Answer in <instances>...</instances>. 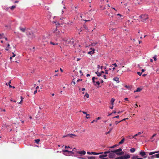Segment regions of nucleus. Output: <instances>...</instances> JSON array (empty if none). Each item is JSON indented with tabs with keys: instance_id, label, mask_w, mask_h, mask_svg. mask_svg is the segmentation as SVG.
Segmentation results:
<instances>
[{
	"instance_id": "nucleus-4",
	"label": "nucleus",
	"mask_w": 159,
	"mask_h": 159,
	"mask_svg": "<svg viewBox=\"0 0 159 159\" xmlns=\"http://www.w3.org/2000/svg\"><path fill=\"white\" fill-rule=\"evenodd\" d=\"M159 152V151H155V152H149V155H152V156L150 157H148V159H153V158H156L155 154L153 155H152L153 154L155 153H158Z\"/></svg>"
},
{
	"instance_id": "nucleus-20",
	"label": "nucleus",
	"mask_w": 159,
	"mask_h": 159,
	"mask_svg": "<svg viewBox=\"0 0 159 159\" xmlns=\"http://www.w3.org/2000/svg\"><path fill=\"white\" fill-rule=\"evenodd\" d=\"M54 33L57 36H58V35H59V34L60 33V32L58 30H56L54 32Z\"/></svg>"
},
{
	"instance_id": "nucleus-19",
	"label": "nucleus",
	"mask_w": 159,
	"mask_h": 159,
	"mask_svg": "<svg viewBox=\"0 0 159 159\" xmlns=\"http://www.w3.org/2000/svg\"><path fill=\"white\" fill-rule=\"evenodd\" d=\"M125 140V139L124 138H123L121 140V141L119 143V144H122L124 142Z\"/></svg>"
},
{
	"instance_id": "nucleus-13",
	"label": "nucleus",
	"mask_w": 159,
	"mask_h": 159,
	"mask_svg": "<svg viewBox=\"0 0 159 159\" xmlns=\"http://www.w3.org/2000/svg\"><path fill=\"white\" fill-rule=\"evenodd\" d=\"M103 152H91V153L93 155H99L100 154H102V153H103Z\"/></svg>"
},
{
	"instance_id": "nucleus-51",
	"label": "nucleus",
	"mask_w": 159,
	"mask_h": 159,
	"mask_svg": "<svg viewBox=\"0 0 159 159\" xmlns=\"http://www.w3.org/2000/svg\"><path fill=\"white\" fill-rule=\"evenodd\" d=\"M132 136H129L128 137V138L129 139H132L133 138H132Z\"/></svg>"
},
{
	"instance_id": "nucleus-27",
	"label": "nucleus",
	"mask_w": 159,
	"mask_h": 159,
	"mask_svg": "<svg viewBox=\"0 0 159 159\" xmlns=\"http://www.w3.org/2000/svg\"><path fill=\"white\" fill-rule=\"evenodd\" d=\"M40 141V140L39 139H37L35 140V142L37 144H39Z\"/></svg>"
},
{
	"instance_id": "nucleus-55",
	"label": "nucleus",
	"mask_w": 159,
	"mask_h": 159,
	"mask_svg": "<svg viewBox=\"0 0 159 159\" xmlns=\"http://www.w3.org/2000/svg\"><path fill=\"white\" fill-rule=\"evenodd\" d=\"M110 108L111 109H112L113 108V105H112V106H111L110 107Z\"/></svg>"
},
{
	"instance_id": "nucleus-40",
	"label": "nucleus",
	"mask_w": 159,
	"mask_h": 159,
	"mask_svg": "<svg viewBox=\"0 0 159 159\" xmlns=\"http://www.w3.org/2000/svg\"><path fill=\"white\" fill-rule=\"evenodd\" d=\"M137 74L138 75H139L140 76L142 74V72H137Z\"/></svg>"
},
{
	"instance_id": "nucleus-9",
	"label": "nucleus",
	"mask_w": 159,
	"mask_h": 159,
	"mask_svg": "<svg viewBox=\"0 0 159 159\" xmlns=\"http://www.w3.org/2000/svg\"><path fill=\"white\" fill-rule=\"evenodd\" d=\"M122 149L121 148H120L117 149H116L114 150V152L117 155H119V154H120V152L121 151Z\"/></svg>"
},
{
	"instance_id": "nucleus-52",
	"label": "nucleus",
	"mask_w": 159,
	"mask_h": 159,
	"mask_svg": "<svg viewBox=\"0 0 159 159\" xmlns=\"http://www.w3.org/2000/svg\"><path fill=\"white\" fill-rule=\"evenodd\" d=\"M128 119V118H125V119H123L122 120H120L121 122L122 121H124L126 119Z\"/></svg>"
},
{
	"instance_id": "nucleus-35",
	"label": "nucleus",
	"mask_w": 159,
	"mask_h": 159,
	"mask_svg": "<svg viewBox=\"0 0 159 159\" xmlns=\"http://www.w3.org/2000/svg\"><path fill=\"white\" fill-rule=\"evenodd\" d=\"M124 154V152H120V154H119V156L122 155L123 154Z\"/></svg>"
},
{
	"instance_id": "nucleus-64",
	"label": "nucleus",
	"mask_w": 159,
	"mask_h": 159,
	"mask_svg": "<svg viewBox=\"0 0 159 159\" xmlns=\"http://www.w3.org/2000/svg\"><path fill=\"white\" fill-rule=\"evenodd\" d=\"M137 159H143V158H139L138 157H137Z\"/></svg>"
},
{
	"instance_id": "nucleus-50",
	"label": "nucleus",
	"mask_w": 159,
	"mask_h": 159,
	"mask_svg": "<svg viewBox=\"0 0 159 159\" xmlns=\"http://www.w3.org/2000/svg\"><path fill=\"white\" fill-rule=\"evenodd\" d=\"M87 154H89V155H91L92 154L91 153V152H87Z\"/></svg>"
},
{
	"instance_id": "nucleus-24",
	"label": "nucleus",
	"mask_w": 159,
	"mask_h": 159,
	"mask_svg": "<svg viewBox=\"0 0 159 159\" xmlns=\"http://www.w3.org/2000/svg\"><path fill=\"white\" fill-rule=\"evenodd\" d=\"M4 38V34L3 33H2V34H0V39H1L2 38Z\"/></svg>"
},
{
	"instance_id": "nucleus-15",
	"label": "nucleus",
	"mask_w": 159,
	"mask_h": 159,
	"mask_svg": "<svg viewBox=\"0 0 159 159\" xmlns=\"http://www.w3.org/2000/svg\"><path fill=\"white\" fill-rule=\"evenodd\" d=\"M87 157L88 159H95L96 157L94 156H87Z\"/></svg>"
},
{
	"instance_id": "nucleus-1",
	"label": "nucleus",
	"mask_w": 159,
	"mask_h": 159,
	"mask_svg": "<svg viewBox=\"0 0 159 159\" xmlns=\"http://www.w3.org/2000/svg\"><path fill=\"white\" fill-rule=\"evenodd\" d=\"M65 43L68 45L70 46L74 43V40L73 39H70L69 38H65L63 39Z\"/></svg>"
},
{
	"instance_id": "nucleus-37",
	"label": "nucleus",
	"mask_w": 159,
	"mask_h": 159,
	"mask_svg": "<svg viewBox=\"0 0 159 159\" xmlns=\"http://www.w3.org/2000/svg\"><path fill=\"white\" fill-rule=\"evenodd\" d=\"M20 98L21 99V100L20 102L19 103V104H20L22 102L23 99V98L21 96L20 97Z\"/></svg>"
},
{
	"instance_id": "nucleus-54",
	"label": "nucleus",
	"mask_w": 159,
	"mask_h": 159,
	"mask_svg": "<svg viewBox=\"0 0 159 159\" xmlns=\"http://www.w3.org/2000/svg\"><path fill=\"white\" fill-rule=\"evenodd\" d=\"M82 112L83 114H86H86H87V113L85 112V111H82Z\"/></svg>"
},
{
	"instance_id": "nucleus-36",
	"label": "nucleus",
	"mask_w": 159,
	"mask_h": 159,
	"mask_svg": "<svg viewBox=\"0 0 159 159\" xmlns=\"http://www.w3.org/2000/svg\"><path fill=\"white\" fill-rule=\"evenodd\" d=\"M156 158H159V153L155 154Z\"/></svg>"
},
{
	"instance_id": "nucleus-23",
	"label": "nucleus",
	"mask_w": 159,
	"mask_h": 159,
	"mask_svg": "<svg viewBox=\"0 0 159 159\" xmlns=\"http://www.w3.org/2000/svg\"><path fill=\"white\" fill-rule=\"evenodd\" d=\"M113 129V128H110V129H109V130L108 131V132H107L106 133H105V134L106 135H107L108 134H109L111 132V131Z\"/></svg>"
},
{
	"instance_id": "nucleus-33",
	"label": "nucleus",
	"mask_w": 159,
	"mask_h": 159,
	"mask_svg": "<svg viewBox=\"0 0 159 159\" xmlns=\"http://www.w3.org/2000/svg\"><path fill=\"white\" fill-rule=\"evenodd\" d=\"M84 97H86L87 98H88L89 97V94L87 93H86L84 95Z\"/></svg>"
},
{
	"instance_id": "nucleus-16",
	"label": "nucleus",
	"mask_w": 159,
	"mask_h": 159,
	"mask_svg": "<svg viewBox=\"0 0 159 159\" xmlns=\"http://www.w3.org/2000/svg\"><path fill=\"white\" fill-rule=\"evenodd\" d=\"M94 49H93L92 51L88 52V53L89 54H92L94 53Z\"/></svg>"
},
{
	"instance_id": "nucleus-10",
	"label": "nucleus",
	"mask_w": 159,
	"mask_h": 159,
	"mask_svg": "<svg viewBox=\"0 0 159 159\" xmlns=\"http://www.w3.org/2000/svg\"><path fill=\"white\" fill-rule=\"evenodd\" d=\"M76 152L78 153L81 154V155H84L86 154V152L84 151H76Z\"/></svg>"
},
{
	"instance_id": "nucleus-39",
	"label": "nucleus",
	"mask_w": 159,
	"mask_h": 159,
	"mask_svg": "<svg viewBox=\"0 0 159 159\" xmlns=\"http://www.w3.org/2000/svg\"><path fill=\"white\" fill-rule=\"evenodd\" d=\"M138 135V134H137L134 135V136H132V138H134V139H135V137L137 136Z\"/></svg>"
},
{
	"instance_id": "nucleus-2",
	"label": "nucleus",
	"mask_w": 159,
	"mask_h": 159,
	"mask_svg": "<svg viewBox=\"0 0 159 159\" xmlns=\"http://www.w3.org/2000/svg\"><path fill=\"white\" fill-rule=\"evenodd\" d=\"M107 152H109L108 153V156L109 158H114L115 157V154L114 153V150L113 151H107Z\"/></svg>"
},
{
	"instance_id": "nucleus-14",
	"label": "nucleus",
	"mask_w": 159,
	"mask_h": 159,
	"mask_svg": "<svg viewBox=\"0 0 159 159\" xmlns=\"http://www.w3.org/2000/svg\"><path fill=\"white\" fill-rule=\"evenodd\" d=\"M113 80L114 81H116L117 82V83H118L119 82V79L117 77H115V78H113Z\"/></svg>"
},
{
	"instance_id": "nucleus-38",
	"label": "nucleus",
	"mask_w": 159,
	"mask_h": 159,
	"mask_svg": "<svg viewBox=\"0 0 159 159\" xmlns=\"http://www.w3.org/2000/svg\"><path fill=\"white\" fill-rule=\"evenodd\" d=\"M121 122L120 121H115V124H116V125H117L118 123H119L120 122Z\"/></svg>"
},
{
	"instance_id": "nucleus-56",
	"label": "nucleus",
	"mask_w": 159,
	"mask_h": 159,
	"mask_svg": "<svg viewBox=\"0 0 159 159\" xmlns=\"http://www.w3.org/2000/svg\"><path fill=\"white\" fill-rule=\"evenodd\" d=\"M37 92V90H35V91H34V94H35Z\"/></svg>"
},
{
	"instance_id": "nucleus-58",
	"label": "nucleus",
	"mask_w": 159,
	"mask_h": 159,
	"mask_svg": "<svg viewBox=\"0 0 159 159\" xmlns=\"http://www.w3.org/2000/svg\"><path fill=\"white\" fill-rule=\"evenodd\" d=\"M95 77H93V78H92V80H95Z\"/></svg>"
},
{
	"instance_id": "nucleus-32",
	"label": "nucleus",
	"mask_w": 159,
	"mask_h": 159,
	"mask_svg": "<svg viewBox=\"0 0 159 159\" xmlns=\"http://www.w3.org/2000/svg\"><path fill=\"white\" fill-rule=\"evenodd\" d=\"M86 118L87 119H89L90 118V115L89 114H87L86 115Z\"/></svg>"
},
{
	"instance_id": "nucleus-34",
	"label": "nucleus",
	"mask_w": 159,
	"mask_h": 159,
	"mask_svg": "<svg viewBox=\"0 0 159 159\" xmlns=\"http://www.w3.org/2000/svg\"><path fill=\"white\" fill-rule=\"evenodd\" d=\"M50 43L52 45H57L58 44L57 43H55L53 42H51Z\"/></svg>"
},
{
	"instance_id": "nucleus-21",
	"label": "nucleus",
	"mask_w": 159,
	"mask_h": 159,
	"mask_svg": "<svg viewBox=\"0 0 159 159\" xmlns=\"http://www.w3.org/2000/svg\"><path fill=\"white\" fill-rule=\"evenodd\" d=\"M105 14L107 15H108L109 16H110L112 17H113L114 16L112 14V15H110L108 13V11H106L105 12Z\"/></svg>"
},
{
	"instance_id": "nucleus-48",
	"label": "nucleus",
	"mask_w": 159,
	"mask_h": 159,
	"mask_svg": "<svg viewBox=\"0 0 159 159\" xmlns=\"http://www.w3.org/2000/svg\"><path fill=\"white\" fill-rule=\"evenodd\" d=\"M73 151H74L75 152H76V151H76V149L75 148H74L73 149Z\"/></svg>"
},
{
	"instance_id": "nucleus-25",
	"label": "nucleus",
	"mask_w": 159,
	"mask_h": 159,
	"mask_svg": "<svg viewBox=\"0 0 159 159\" xmlns=\"http://www.w3.org/2000/svg\"><path fill=\"white\" fill-rule=\"evenodd\" d=\"M137 157H138V156L135 155V156H134L133 157H131V159H137Z\"/></svg>"
},
{
	"instance_id": "nucleus-30",
	"label": "nucleus",
	"mask_w": 159,
	"mask_h": 159,
	"mask_svg": "<svg viewBox=\"0 0 159 159\" xmlns=\"http://www.w3.org/2000/svg\"><path fill=\"white\" fill-rule=\"evenodd\" d=\"M16 7L15 6H13L10 7V9L11 10H14Z\"/></svg>"
},
{
	"instance_id": "nucleus-59",
	"label": "nucleus",
	"mask_w": 159,
	"mask_h": 159,
	"mask_svg": "<svg viewBox=\"0 0 159 159\" xmlns=\"http://www.w3.org/2000/svg\"><path fill=\"white\" fill-rule=\"evenodd\" d=\"M156 135V134H154L152 136V138H153L154 136H155Z\"/></svg>"
},
{
	"instance_id": "nucleus-62",
	"label": "nucleus",
	"mask_w": 159,
	"mask_h": 159,
	"mask_svg": "<svg viewBox=\"0 0 159 159\" xmlns=\"http://www.w3.org/2000/svg\"><path fill=\"white\" fill-rule=\"evenodd\" d=\"M90 76V75L89 74H88L86 75V76L87 77L89 76Z\"/></svg>"
},
{
	"instance_id": "nucleus-11",
	"label": "nucleus",
	"mask_w": 159,
	"mask_h": 159,
	"mask_svg": "<svg viewBox=\"0 0 159 159\" xmlns=\"http://www.w3.org/2000/svg\"><path fill=\"white\" fill-rule=\"evenodd\" d=\"M142 2L141 0H134V3L135 5H137L140 4Z\"/></svg>"
},
{
	"instance_id": "nucleus-61",
	"label": "nucleus",
	"mask_w": 159,
	"mask_h": 159,
	"mask_svg": "<svg viewBox=\"0 0 159 159\" xmlns=\"http://www.w3.org/2000/svg\"><path fill=\"white\" fill-rule=\"evenodd\" d=\"M116 146V145H114L113 146L111 147V148H114Z\"/></svg>"
},
{
	"instance_id": "nucleus-46",
	"label": "nucleus",
	"mask_w": 159,
	"mask_h": 159,
	"mask_svg": "<svg viewBox=\"0 0 159 159\" xmlns=\"http://www.w3.org/2000/svg\"><path fill=\"white\" fill-rule=\"evenodd\" d=\"M84 20L85 21V22H86L87 21H90L91 20L90 19H89L88 20H86L85 19V20Z\"/></svg>"
},
{
	"instance_id": "nucleus-31",
	"label": "nucleus",
	"mask_w": 159,
	"mask_h": 159,
	"mask_svg": "<svg viewBox=\"0 0 159 159\" xmlns=\"http://www.w3.org/2000/svg\"><path fill=\"white\" fill-rule=\"evenodd\" d=\"M95 74H96L97 75V76H98L101 75L100 73L96 72Z\"/></svg>"
},
{
	"instance_id": "nucleus-5",
	"label": "nucleus",
	"mask_w": 159,
	"mask_h": 159,
	"mask_svg": "<svg viewBox=\"0 0 159 159\" xmlns=\"http://www.w3.org/2000/svg\"><path fill=\"white\" fill-rule=\"evenodd\" d=\"M130 157V156L128 154H125L124 156H120L116 157L115 159H127Z\"/></svg>"
},
{
	"instance_id": "nucleus-42",
	"label": "nucleus",
	"mask_w": 159,
	"mask_h": 159,
	"mask_svg": "<svg viewBox=\"0 0 159 159\" xmlns=\"http://www.w3.org/2000/svg\"><path fill=\"white\" fill-rule=\"evenodd\" d=\"M125 87L128 89H129V86H127V85H125Z\"/></svg>"
},
{
	"instance_id": "nucleus-47",
	"label": "nucleus",
	"mask_w": 159,
	"mask_h": 159,
	"mask_svg": "<svg viewBox=\"0 0 159 159\" xmlns=\"http://www.w3.org/2000/svg\"><path fill=\"white\" fill-rule=\"evenodd\" d=\"M119 116H115L114 117H113V118H119Z\"/></svg>"
},
{
	"instance_id": "nucleus-44",
	"label": "nucleus",
	"mask_w": 159,
	"mask_h": 159,
	"mask_svg": "<svg viewBox=\"0 0 159 159\" xmlns=\"http://www.w3.org/2000/svg\"><path fill=\"white\" fill-rule=\"evenodd\" d=\"M12 54H13V56H12V57H15L16 56V54L13 52L12 53Z\"/></svg>"
},
{
	"instance_id": "nucleus-41",
	"label": "nucleus",
	"mask_w": 159,
	"mask_h": 159,
	"mask_svg": "<svg viewBox=\"0 0 159 159\" xmlns=\"http://www.w3.org/2000/svg\"><path fill=\"white\" fill-rule=\"evenodd\" d=\"M112 65L114 66L115 67H116L117 66V65L116 63L113 64Z\"/></svg>"
},
{
	"instance_id": "nucleus-28",
	"label": "nucleus",
	"mask_w": 159,
	"mask_h": 159,
	"mask_svg": "<svg viewBox=\"0 0 159 159\" xmlns=\"http://www.w3.org/2000/svg\"><path fill=\"white\" fill-rule=\"evenodd\" d=\"M20 30L21 31H22L23 32H24L25 31V28H20Z\"/></svg>"
},
{
	"instance_id": "nucleus-8",
	"label": "nucleus",
	"mask_w": 159,
	"mask_h": 159,
	"mask_svg": "<svg viewBox=\"0 0 159 159\" xmlns=\"http://www.w3.org/2000/svg\"><path fill=\"white\" fill-rule=\"evenodd\" d=\"M140 155L144 158H146L147 157V156H146V152L143 151H141L139 152Z\"/></svg>"
},
{
	"instance_id": "nucleus-12",
	"label": "nucleus",
	"mask_w": 159,
	"mask_h": 159,
	"mask_svg": "<svg viewBox=\"0 0 159 159\" xmlns=\"http://www.w3.org/2000/svg\"><path fill=\"white\" fill-rule=\"evenodd\" d=\"M73 136H76V135H75V134H67L66 135L64 136L63 137V138H65V137H70L72 138V137H73Z\"/></svg>"
},
{
	"instance_id": "nucleus-43",
	"label": "nucleus",
	"mask_w": 159,
	"mask_h": 159,
	"mask_svg": "<svg viewBox=\"0 0 159 159\" xmlns=\"http://www.w3.org/2000/svg\"><path fill=\"white\" fill-rule=\"evenodd\" d=\"M73 80H74V81H72V83H73V84H75V79H73Z\"/></svg>"
},
{
	"instance_id": "nucleus-49",
	"label": "nucleus",
	"mask_w": 159,
	"mask_h": 159,
	"mask_svg": "<svg viewBox=\"0 0 159 159\" xmlns=\"http://www.w3.org/2000/svg\"><path fill=\"white\" fill-rule=\"evenodd\" d=\"M142 133H143V132H139L137 134H138V135H139L141 134Z\"/></svg>"
},
{
	"instance_id": "nucleus-26",
	"label": "nucleus",
	"mask_w": 159,
	"mask_h": 159,
	"mask_svg": "<svg viewBox=\"0 0 159 159\" xmlns=\"http://www.w3.org/2000/svg\"><path fill=\"white\" fill-rule=\"evenodd\" d=\"M130 150L131 152L132 153L134 152L135 151V149L134 148H132L130 149Z\"/></svg>"
},
{
	"instance_id": "nucleus-18",
	"label": "nucleus",
	"mask_w": 159,
	"mask_h": 159,
	"mask_svg": "<svg viewBox=\"0 0 159 159\" xmlns=\"http://www.w3.org/2000/svg\"><path fill=\"white\" fill-rule=\"evenodd\" d=\"M96 120H93V121H92L91 122V123H93L95 121H97V120H100V119H101V117H98L97 118H96Z\"/></svg>"
},
{
	"instance_id": "nucleus-7",
	"label": "nucleus",
	"mask_w": 159,
	"mask_h": 159,
	"mask_svg": "<svg viewBox=\"0 0 159 159\" xmlns=\"http://www.w3.org/2000/svg\"><path fill=\"white\" fill-rule=\"evenodd\" d=\"M108 152H107V151L105 152L104 153L103 152V153L100 154L99 156V157L100 158H102L107 157V154Z\"/></svg>"
},
{
	"instance_id": "nucleus-45",
	"label": "nucleus",
	"mask_w": 159,
	"mask_h": 159,
	"mask_svg": "<svg viewBox=\"0 0 159 159\" xmlns=\"http://www.w3.org/2000/svg\"><path fill=\"white\" fill-rule=\"evenodd\" d=\"M153 58L154 59V61H156L157 60V58L156 57V56H155L153 57Z\"/></svg>"
},
{
	"instance_id": "nucleus-17",
	"label": "nucleus",
	"mask_w": 159,
	"mask_h": 159,
	"mask_svg": "<svg viewBox=\"0 0 159 159\" xmlns=\"http://www.w3.org/2000/svg\"><path fill=\"white\" fill-rule=\"evenodd\" d=\"M142 89H141L139 88H138L136 90H135L134 91V92L135 93V92H140L141 91Z\"/></svg>"
},
{
	"instance_id": "nucleus-22",
	"label": "nucleus",
	"mask_w": 159,
	"mask_h": 159,
	"mask_svg": "<svg viewBox=\"0 0 159 159\" xmlns=\"http://www.w3.org/2000/svg\"><path fill=\"white\" fill-rule=\"evenodd\" d=\"M115 101V99L113 98H112L111 101V105H113V103Z\"/></svg>"
},
{
	"instance_id": "nucleus-53",
	"label": "nucleus",
	"mask_w": 159,
	"mask_h": 159,
	"mask_svg": "<svg viewBox=\"0 0 159 159\" xmlns=\"http://www.w3.org/2000/svg\"><path fill=\"white\" fill-rule=\"evenodd\" d=\"M103 77L105 79H106V75H103Z\"/></svg>"
},
{
	"instance_id": "nucleus-57",
	"label": "nucleus",
	"mask_w": 159,
	"mask_h": 159,
	"mask_svg": "<svg viewBox=\"0 0 159 159\" xmlns=\"http://www.w3.org/2000/svg\"><path fill=\"white\" fill-rule=\"evenodd\" d=\"M82 80V79H81V80H80V79H78L77 80V82H79V81H81Z\"/></svg>"
},
{
	"instance_id": "nucleus-6",
	"label": "nucleus",
	"mask_w": 159,
	"mask_h": 159,
	"mask_svg": "<svg viewBox=\"0 0 159 159\" xmlns=\"http://www.w3.org/2000/svg\"><path fill=\"white\" fill-rule=\"evenodd\" d=\"M62 151H63V152H68V154H65L66 156H73L72 155V154H74V152L73 151H68V150H63Z\"/></svg>"
},
{
	"instance_id": "nucleus-3",
	"label": "nucleus",
	"mask_w": 159,
	"mask_h": 159,
	"mask_svg": "<svg viewBox=\"0 0 159 159\" xmlns=\"http://www.w3.org/2000/svg\"><path fill=\"white\" fill-rule=\"evenodd\" d=\"M139 17L141 19V21L143 22H144L148 18V15L146 14L142 15L140 16Z\"/></svg>"
},
{
	"instance_id": "nucleus-63",
	"label": "nucleus",
	"mask_w": 159,
	"mask_h": 159,
	"mask_svg": "<svg viewBox=\"0 0 159 159\" xmlns=\"http://www.w3.org/2000/svg\"><path fill=\"white\" fill-rule=\"evenodd\" d=\"M85 90V89L84 88H83L82 89V91H84Z\"/></svg>"
},
{
	"instance_id": "nucleus-29",
	"label": "nucleus",
	"mask_w": 159,
	"mask_h": 159,
	"mask_svg": "<svg viewBox=\"0 0 159 159\" xmlns=\"http://www.w3.org/2000/svg\"><path fill=\"white\" fill-rule=\"evenodd\" d=\"M100 84V83L98 81L95 83V84H94V85L95 86H96L97 85H99Z\"/></svg>"
},
{
	"instance_id": "nucleus-60",
	"label": "nucleus",
	"mask_w": 159,
	"mask_h": 159,
	"mask_svg": "<svg viewBox=\"0 0 159 159\" xmlns=\"http://www.w3.org/2000/svg\"><path fill=\"white\" fill-rule=\"evenodd\" d=\"M108 71L107 70H106L105 71V74H108Z\"/></svg>"
}]
</instances>
